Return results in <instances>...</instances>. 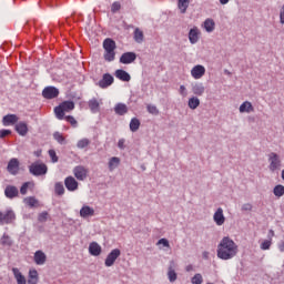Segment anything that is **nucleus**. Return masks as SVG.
I'll return each mask as SVG.
<instances>
[{
    "mask_svg": "<svg viewBox=\"0 0 284 284\" xmlns=\"http://www.w3.org/2000/svg\"><path fill=\"white\" fill-rule=\"evenodd\" d=\"M240 112L241 114L247 113L250 114L251 112H254V106L252 105V102L245 101L240 105Z\"/></svg>",
    "mask_w": 284,
    "mask_h": 284,
    "instance_id": "obj_26",
    "label": "nucleus"
},
{
    "mask_svg": "<svg viewBox=\"0 0 284 284\" xmlns=\"http://www.w3.org/2000/svg\"><path fill=\"white\" fill-rule=\"evenodd\" d=\"M121 163V159L119 158H111L109 161V170L110 172H114V170H116V168H119Z\"/></svg>",
    "mask_w": 284,
    "mask_h": 284,
    "instance_id": "obj_35",
    "label": "nucleus"
},
{
    "mask_svg": "<svg viewBox=\"0 0 284 284\" xmlns=\"http://www.w3.org/2000/svg\"><path fill=\"white\" fill-rule=\"evenodd\" d=\"M201 37V30L197 27H194L189 32V41L194 45V43H199V39Z\"/></svg>",
    "mask_w": 284,
    "mask_h": 284,
    "instance_id": "obj_14",
    "label": "nucleus"
},
{
    "mask_svg": "<svg viewBox=\"0 0 284 284\" xmlns=\"http://www.w3.org/2000/svg\"><path fill=\"white\" fill-rule=\"evenodd\" d=\"M118 148H120V150H124L125 149V140L124 139H120L119 140Z\"/></svg>",
    "mask_w": 284,
    "mask_h": 284,
    "instance_id": "obj_55",
    "label": "nucleus"
},
{
    "mask_svg": "<svg viewBox=\"0 0 284 284\" xmlns=\"http://www.w3.org/2000/svg\"><path fill=\"white\" fill-rule=\"evenodd\" d=\"M280 21H281V23H284V6H283L282 11L280 13Z\"/></svg>",
    "mask_w": 284,
    "mask_h": 284,
    "instance_id": "obj_56",
    "label": "nucleus"
},
{
    "mask_svg": "<svg viewBox=\"0 0 284 284\" xmlns=\"http://www.w3.org/2000/svg\"><path fill=\"white\" fill-rule=\"evenodd\" d=\"M89 108H90V110H91V112H92L93 114H97V112H99V111L101 110L99 100H97V99H94V98L91 99V100L89 101Z\"/></svg>",
    "mask_w": 284,
    "mask_h": 284,
    "instance_id": "obj_32",
    "label": "nucleus"
},
{
    "mask_svg": "<svg viewBox=\"0 0 284 284\" xmlns=\"http://www.w3.org/2000/svg\"><path fill=\"white\" fill-rule=\"evenodd\" d=\"M261 250H270L272 247V240H265L260 244Z\"/></svg>",
    "mask_w": 284,
    "mask_h": 284,
    "instance_id": "obj_45",
    "label": "nucleus"
},
{
    "mask_svg": "<svg viewBox=\"0 0 284 284\" xmlns=\"http://www.w3.org/2000/svg\"><path fill=\"white\" fill-rule=\"evenodd\" d=\"M73 174L78 181H85L88 174H90V170L83 165H78L73 169Z\"/></svg>",
    "mask_w": 284,
    "mask_h": 284,
    "instance_id": "obj_7",
    "label": "nucleus"
},
{
    "mask_svg": "<svg viewBox=\"0 0 284 284\" xmlns=\"http://www.w3.org/2000/svg\"><path fill=\"white\" fill-rule=\"evenodd\" d=\"M53 139L58 143H60V145H64V143H65V138L63 136V133H61L59 131L53 133Z\"/></svg>",
    "mask_w": 284,
    "mask_h": 284,
    "instance_id": "obj_40",
    "label": "nucleus"
},
{
    "mask_svg": "<svg viewBox=\"0 0 284 284\" xmlns=\"http://www.w3.org/2000/svg\"><path fill=\"white\" fill-rule=\"evenodd\" d=\"M64 185L69 192H75V190H79V182H77L72 176L65 178Z\"/></svg>",
    "mask_w": 284,
    "mask_h": 284,
    "instance_id": "obj_13",
    "label": "nucleus"
},
{
    "mask_svg": "<svg viewBox=\"0 0 284 284\" xmlns=\"http://www.w3.org/2000/svg\"><path fill=\"white\" fill-rule=\"evenodd\" d=\"M33 261L36 265H45V261H48V256L43 251H37L33 256Z\"/></svg>",
    "mask_w": 284,
    "mask_h": 284,
    "instance_id": "obj_17",
    "label": "nucleus"
},
{
    "mask_svg": "<svg viewBox=\"0 0 284 284\" xmlns=\"http://www.w3.org/2000/svg\"><path fill=\"white\" fill-rule=\"evenodd\" d=\"M180 94L181 97H187V89L185 85H180Z\"/></svg>",
    "mask_w": 284,
    "mask_h": 284,
    "instance_id": "obj_54",
    "label": "nucleus"
},
{
    "mask_svg": "<svg viewBox=\"0 0 284 284\" xmlns=\"http://www.w3.org/2000/svg\"><path fill=\"white\" fill-rule=\"evenodd\" d=\"M42 97L44 99H57V97H59V89L54 87H47L42 91Z\"/></svg>",
    "mask_w": 284,
    "mask_h": 284,
    "instance_id": "obj_10",
    "label": "nucleus"
},
{
    "mask_svg": "<svg viewBox=\"0 0 284 284\" xmlns=\"http://www.w3.org/2000/svg\"><path fill=\"white\" fill-rule=\"evenodd\" d=\"M278 250H280V252H284V242H282V243L278 245Z\"/></svg>",
    "mask_w": 284,
    "mask_h": 284,
    "instance_id": "obj_58",
    "label": "nucleus"
},
{
    "mask_svg": "<svg viewBox=\"0 0 284 284\" xmlns=\"http://www.w3.org/2000/svg\"><path fill=\"white\" fill-rule=\"evenodd\" d=\"M146 110H148L149 114H153L155 116H156V114H159V109L156 108V105L149 104L146 106Z\"/></svg>",
    "mask_w": 284,
    "mask_h": 284,
    "instance_id": "obj_46",
    "label": "nucleus"
},
{
    "mask_svg": "<svg viewBox=\"0 0 284 284\" xmlns=\"http://www.w3.org/2000/svg\"><path fill=\"white\" fill-rule=\"evenodd\" d=\"M48 216H49V214H48L47 211L40 213V214L38 215V221H39V223H45V221H48Z\"/></svg>",
    "mask_w": 284,
    "mask_h": 284,
    "instance_id": "obj_49",
    "label": "nucleus"
},
{
    "mask_svg": "<svg viewBox=\"0 0 284 284\" xmlns=\"http://www.w3.org/2000/svg\"><path fill=\"white\" fill-rule=\"evenodd\" d=\"M203 255L205 258H207V252H204Z\"/></svg>",
    "mask_w": 284,
    "mask_h": 284,
    "instance_id": "obj_61",
    "label": "nucleus"
},
{
    "mask_svg": "<svg viewBox=\"0 0 284 284\" xmlns=\"http://www.w3.org/2000/svg\"><path fill=\"white\" fill-rule=\"evenodd\" d=\"M168 278L170 283H174L178 278L176 271L174 270V262L170 263L169 270H168Z\"/></svg>",
    "mask_w": 284,
    "mask_h": 284,
    "instance_id": "obj_28",
    "label": "nucleus"
},
{
    "mask_svg": "<svg viewBox=\"0 0 284 284\" xmlns=\"http://www.w3.org/2000/svg\"><path fill=\"white\" fill-rule=\"evenodd\" d=\"M28 284H39V272L37 270L29 271Z\"/></svg>",
    "mask_w": 284,
    "mask_h": 284,
    "instance_id": "obj_25",
    "label": "nucleus"
},
{
    "mask_svg": "<svg viewBox=\"0 0 284 284\" xmlns=\"http://www.w3.org/2000/svg\"><path fill=\"white\" fill-rule=\"evenodd\" d=\"M55 194L59 196L65 194V187H63V184L61 182H57L54 185Z\"/></svg>",
    "mask_w": 284,
    "mask_h": 284,
    "instance_id": "obj_42",
    "label": "nucleus"
},
{
    "mask_svg": "<svg viewBox=\"0 0 284 284\" xmlns=\"http://www.w3.org/2000/svg\"><path fill=\"white\" fill-rule=\"evenodd\" d=\"M133 39H134L135 43H142L145 39V36L143 34V31H141V29L135 28V30L133 32Z\"/></svg>",
    "mask_w": 284,
    "mask_h": 284,
    "instance_id": "obj_31",
    "label": "nucleus"
},
{
    "mask_svg": "<svg viewBox=\"0 0 284 284\" xmlns=\"http://www.w3.org/2000/svg\"><path fill=\"white\" fill-rule=\"evenodd\" d=\"M193 79H203L205 75V67L197 64L191 70Z\"/></svg>",
    "mask_w": 284,
    "mask_h": 284,
    "instance_id": "obj_15",
    "label": "nucleus"
},
{
    "mask_svg": "<svg viewBox=\"0 0 284 284\" xmlns=\"http://www.w3.org/2000/svg\"><path fill=\"white\" fill-rule=\"evenodd\" d=\"M119 10H121V2L119 1L113 2L111 6V12L114 14L119 12Z\"/></svg>",
    "mask_w": 284,
    "mask_h": 284,
    "instance_id": "obj_47",
    "label": "nucleus"
},
{
    "mask_svg": "<svg viewBox=\"0 0 284 284\" xmlns=\"http://www.w3.org/2000/svg\"><path fill=\"white\" fill-rule=\"evenodd\" d=\"M72 110H74V102L63 101L54 108V114L59 121H63V119H65V112H72Z\"/></svg>",
    "mask_w": 284,
    "mask_h": 284,
    "instance_id": "obj_3",
    "label": "nucleus"
},
{
    "mask_svg": "<svg viewBox=\"0 0 284 284\" xmlns=\"http://www.w3.org/2000/svg\"><path fill=\"white\" fill-rule=\"evenodd\" d=\"M239 254V245L229 236L223 237L217 246V257L222 261H230Z\"/></svg>",
    "mask_w": 284,
    "mask_h": 284,
    "instance_id": "obj_1",
    "label": "nucleus"
},
{
    "mask_svg": "<svg viewBox=\"0 0 284 284\" xmlns=\"http://www.w3.org/2000/svg\"><path fill=\"white\" fill-rule=\"evenodd\" d=\"M242 211L243 212H252V204L251 203L243 204Z\"/></svg>",
    "mask_w": 284,
    "mask_h": 284,
    "instance_id": "obj_53",
    "label": "nucleus"
},
{
    "mask_svg": "<svg viewBox=\"0 0 284 284\" xmlns=\"http://www.w3.org/2000/svg\"><path fill=\"white\" fill-rule=\"evenodd\" d=\"M24 205H28V207H39V200L34 196H28L23 199Z\"/></svg>",
    "mask_w": 284,
    "mask_h": 284,
    "instance_id": "obj_29",
    "label": "nucleus"
},
{
    "mask_svg": "<svg viewBox=\"0 0 284 284\" xmlns=\"http://www.w3.org/2000/svg\"><path fill=\"white\" fill-rule=\"evenodd\" d=\"M101 252H102V248H101V245H99V243L92 242L89 245V253L91 254V256H101Z\"/></svg>",
    "mask_w": 284,
    "mask_h": 284,
    "instance_id": "obj_21",
    "label": "nucleus"
},
{
    "mask_svg": "<svg viewBox=\"0 0 284 284\" xmlns=\"http://www.w3.org/2000/svg\"><path fill=\"white\" fill-rule=\"evenodd\" d=\"M134 61H136V53L134 52H125L120 58V63H123L124 65L134 63Z\"/></svg>",
    "mask_w": 284,
    "mask_h": 284,
    "instance_id": "obj_11",
    "label": "nucleus"
},
{
    "mask_svg": "<svg viewBox=\"0 0 284 284\" xmlns=\"http://www.w3.org/2000/svg\"><path fill=\"white\" fill-rule=\"evenodd\" d=\"M12 134V131L8 130V129H2L0 130V139H6V136Z\"/></svg>",
    "mask_w": 284,
    "mask_h": 284,
    "instance_id": "obj_51",
    "label": "nucleus"
},
{
    "mask_svg": "<svg viewBox=\"0 0 284 284\" xmlns=\"http://www.w3.org/2000/svg\"><path fill=\"white\" fill-rule=\"evenodd\" d=\"M201 105V100L196 97H192L189 99V108L190 110H196Z\"/></svg>",
    "mask_w": 284,
    "mask_h": 284,
    "instance_id": "obj_36",
    "label": "nucleus"
},
{
    "mask_svg": "<svg viewBox=\"0 0 284 284\" xmlns=\"http://www.w3.org/2000/svg\"><path fill=\"white\" fill-rule=\"evenodd\" d=\"M192 270V265L186 266V272H190Z\"/></svg>",
    "mask_w": 284,
    "mask_h": 284,
    "instance_id": "obj_59",
    "label": "nucleus"
},
{
    "mask_svg": "<svg viewBox=\"0 0 284 284\" xmlns=\"http://www.w3.org/2000/svg\"><path fill=\"white\" fill-rule=\"evenodd\" d=\"M270 234H271V236H274V231L271 230V231H270Z\"/></svg>",
    "mask_w": 284,
    "mask_h": 284,
    "instance_id": "obj_60",
    "label": "nucleus"
},
{
    "mask_svg": "<svg viewBox=\"0 0 284 284\" xmlns=\"http://www.w3.org/2000/svg\"><path fill=\"white\" fill-rule=\"evenodd\" d=\"M63 119H65V121L68 122V123H70L73 128H77V119H74V116H72V115H67V116H64Z\"/></svg>",
    "mask_w": 284,
    "mask_h": 284,
    "instance_id": "obj_50",
    "label": "nucleus"
},
{
    "mask_svg": "<svg viewBox=\"0 0 284 284\" xmlns=\"http://www.w3.org/2000/svg\"><path fill=\"white\" fill-rule=\"evenodd\" d=\"M19 121V116L17 114H7L2 119L3 125H14Z\"/></svg>",
    "mask_w": 284,
    "mask_h": 284,
    "instance_id": "obj_23",
    "label": "nucleus"
},
{
    "mask_svg": "<svg viewBox=\"0 0 284 284\" xmlns=\"http://www.w3.org/2000/svg\"><path fill=\"white\" fill-rule=\"evenodd\" d=\"M221 6H227L230 3V0H220Z\"/></svg>",
    "mask_w": 284,
    "mask_h": 284,
    "instance_id": "obj_57",
    "label": "nucleus"
},
{
    "mask_svg": "<svg viewBox=\"0 0 284 284\" xmlns=\"http://www.w3.org/2000/svg\"><path fill=\"white\" fill-rule=\"evenodd\" d=\"M30 187H34V183H32V182H24L22 184V186L20 187V194L26 196V194H28V189H30Z\"/></svg>",
    "mask_w": 284,
    "mask_h": 284,
    "instance_id": "obj_39",
    "label": "nucleus"
},
{
    "mask_svg": "<svg viewBox=\"0 0 284 284\" xmlns=\"http://www.w3.org/2000/svg\"><path fill=\"white\" fill-rule=\"evenodd\" d=\"M7 170L9 174H19V160L17 158L11 159L8 163Z\"/></svg>",
    "mask_w": 284,
    "mask_h": 284,
    "instance_id": "obj_12",
    "label": "nucleus"
},
{
    "mask_svg": "<svg viewBox=\"0 0 284 284\" xmlns=\"http://www.w3.org/2000/svg\"><path fill=\"white\" fill-rule=\"evenodd\" d=\"M0 243L6 247H12V239L8 234L2 235Z\"/></svg>",
    "mask_w": 284,
    "mask_h": 284,
    "instance_id": "obj_38",
    "label": "nucleus"
},
{
    "mask_svg": "<svg viewBox=\"0 0 284 284\" xmlns=\"http://www.w3.org/2000/svg\"><path fill=\"white\" fill-rule=\"evenodd\" d=\"M192 284H203V275L201 273H196L192 278H191Z\"/></svg>",
    "mask_w": 284,
    "mask_h": 284,
    "instance_id": "obj_44",
    "label": "nucleus"
},
{
    "mask_svg": "<svg viewBox=\"0 0 284 284\" xmlns=\"http://www.w3.org/2000/svg\"><path fill=\"white\" fill-rule=\"evenodd\" d=\"M4 196H7V199H17V196H19V189L14 185H7L4 189Z\"/></svg>",
    "mask_w": 284,
    "mask_h": 284,
    "instance_id": "obj_16",
    "label": "nucleus"
},
{
    "mask_svg": "<svg viewBox=\"0 0 284 284\" xmlns=\"http://www.w3.org/2000/svg\"><path fill=\"white\" fill-rule=\"evenodd\" d=\"M103 49H104V60L109 63L116 59V42L110 38H106L103 41Z\"/></svg>",
    "mask_w": 284,
    "mask_h": 284,
    "instance_id": "obj_2",
    "label": "nucleus"
},
{
    "mask_svg": "<svg viewBox=\"0 0 284 284\" xmlns=\"http://www.w3.org/2000/svg\"><path fill=\"white\" fill-rule=\"evenodd\" d=\"M119 256H121V250H119V248L112 250L108 254V256L104 261L105 267H112V265H114V263H116V258H119Z\"/></svg>",
    "mask_w": 284,
    "mask_h": 284,
    "instance_id": "obj_8",
    "label": "nucleus"
},
{
    "mask_svg": "<svg viewBox=\"0 0 284 284\" xmlns=\"http://www.w3.org/2000/svg\"><path fill=\"white\" fill-rule=\"evenodd\" d=\"M88 145H90V140L88 138L81 139L77 143V148H79V150H83L88 148Z\"/></svg>",
    "mask_w": 284,
    "mask_h": 284,
    "instance_id": "obj_41",
    "label": "nucleus"
},
{
    "mask_svg": "<svg viewBox=\"0 0 284 284\" xmlns=\"http://www.w3.org/2000/svg\"><path fill=\"white\" fill-rule=\"evenodd\" d=\"M16 132H18V134H20V136H26V134H28V123L18 122L16 124Z\"/></svg>",
    "mask_w": 284,
    "mask_h": 284,
    "instance_id": "obj_24",
    "label": "nucleus"
},
{
    "mask_svg": "<svg viewBox=\"0 0 284 284\" xmlns=\"http://www.w3.org/2000/svg\"><path fill=\"white\" fill-rule=\"evenodd\" d=\"M14 221H17V213H14V210L7 209L0 211V225H12Z\"/></svg>",
    "mask_w": 284,
    "mask_h": 284,
    "instance_id": "obj_4",
    "label": "nucleus"
},
{
    "mask_svg": "<svg viewBox=\"0 0 284 284\" xmlns=\"http://www.w3.org/2000/svg\"><path fill=\"white\" fill-rule=\"evenodd\" d=\"M114 112L115 114H119V116H123V114H128V105L123 103H118L114 106Z\"/></svg>",
    "mask_w": 284,
    "mask_h": 284,
    "instance_id": "obj_33",
    "label": "nucleus"
},
{
    "mask_svg": "<svg viewBox=\"0 0 284 284\" xmlns=\"http://www.w3.org/2000/svg\"><path fill=\"white\" fill-rule=\"evenodd\" d=\"M49 156H50L52 163H58L59 162V156H57V151L49 150Z\"/></svg>",
    "mask_w": 284,
    "mask_h": 284,
    "instance_id": "obj_48",
    "label": "nucleus"
},
{
    "mask_svg": "<svg viewBox=\"0 0 284 284\" xmlns=\"http://www.w3.org/2000/svg\"><path fill=\"white\" fill-rule=\"evenodd\" d=\"M12 273H13V276H14L18 284L28 283V281L26 280V276L23 275V273H21V271L19 268L13 267Z\"/></svg>",
    "mask_w": 284,
    "mask_h": 284,
    "instance_id": "obj_22",
    "label": "nucleus"
},
{
    "mask_svg": "<svg viewBox=\"0 0 284 284\" xmlns=\"http://www.w3.org/2000/svg\"><path fill=\"white\" fill-rule=\"evenodd\" d=\"M192 92L195 94V97H203V94H205V85H203L201 82H197L192 85Z\"/></svg>",
    "mask_w": 284,
    "mask_h": 284,
    "instance_id": "obj_20",
    "label": "nucleus"
},
{
    "mask_svg": "<svg viewBox=\"0 0 284 284\" xmlns=\"http://www.w3.org/2000/svg\"><path fill=\"white\" fill-rule=\"evenodd\" d=\"M213 221L216 225H223L225 223V215L223 214V210L219 207L213 215Z\"/></svg>",
    "mask_w": 284,
    "mask_h": 284,
    "instance_id": "obj_19",
    "label": "nucleus"
},
{
    "mask_svg": "<svg viewBox=\"0 0 284 284\" xmlns=\"http://www.w3.org/2000/svg\"><path fill=\"white\" fill-rule=\"evenodd\" d=\"M189 7H190V0H179L178 1V8L182 12V14H185V12H187Z\"/></svg>",
    "mask_w": 284,
    "mask_h": 284,
    "instance_id": "obj_34",
    "label": "nucleus"
},
{
    "mask_svg": "<svg viewBox=\"0 0 284 284\" xmlns=\"http://www.w3.org/2000/svg\"><path fill=\"white\" fill-rule=\"evenodd\" d=\"M80 216L81 219H90L91 216H94V209L89 205H83L80 210Z\"/></svg>",
    "mask_w": 284,
    "mask_h": 284,
    "instance_id": "obj_18",
    "label": "nucleus"
},
{
    "mask_svg": "<svg viewBox=\"0 0 284 284\" xmlns=\"http://www.w3.org/2000/svg\"><path fill=\"white\" fill-rule=\"evenodd\" d=\"M114 83V77L110 73H104L102 79L98 82L99 88L105 90V88H110Z\"/></svg>",
    "mask_w": 284,
    "mask_h": 284,
    "instance_id": "obj_9",
    "label": "nucleus"
},
{
    "mask_svg": "<svg viewBox=\"0 0 284 284\" xmlns=\"http://www.w3.org/2000/svg\"><path fill=\"white\" fill-rule=\"evenodd\" d=\"M268 169L271 172H276V170H281V158L276 153L268 154Z\"/></svg>",
    "mask_w": 284,
    "mask_h": 284,
    "instance_id": "obj_6",
    "label": "nucleus"
},
{
    "mask_svg": "<svg viewBox=\"0 0 284 284\" xmlns=\"http://www.w3.org/2000/svg\"><path fill=\"white\" fill-rule=\"evenodd\" d=\"M203 28L206 30V32H214V29L216 28L214 19L207 18L203 23Z\"/></svg>",
    "mask_w": 284,
    "mask_h": 284,
    "instance_id": "obj_27",
    "label": "nucleus"
},
{
    "mask_svg": "<svg viewBox=\"0 0 284 284\" xmlns=\"http://www.w3.org/2000/svg\"><path fill=\"white\" fill-rule=\"evenodd\" d=\"M139 128H141V121L136 118H132L130 122L131 132H138Z\"/></svg>",
    "mask_w": 284,
    "mask_h": 284,
    "instance_id": "obj_37",
    "label": "nucleus"
},
{
    "mask_svg": "<svg viewBox=\"0 0 284 284\" xmlns=\"http://www.w3.org/2000/svg\"><path fill=\"white\" fill-rule=\"evenodd\" d=\"M115 77H116V79H120V81H126V82L130 81V79H131L130 73H128V71L121 70V69L115 71Z\"/></svg>",
    "mask_w": 284,
    "mask_h": 284,
    "instance_id": "obj_30",
    "label": "nucleus"
},
{
    "mask_svg": "<svg viewBox=\"0 0 284 284\" xmlns=\"http://www.w3.org/2000/svg\"><path fill=\"white\" fill-rule=\"evenodd\" d=\"M29 171L33 176H43L44 174H48V165L36 162L29 166Z\"/></svg>",
    "mask_w": 284,
    "mask_h": 284,
    "instance_id": "obj_5",
    "label": "nucleus"
},
{
    "mask_svg": "<svg viewBox=\"0 0 284 284\" xmlns=\"http://www.w3.org/2000/svg\"><path fill=\"white\" fill-rule=\"evenodd\" d=\"M273 194H274L275 196H278V197L283 196V195H284V186L281 185V184L276 185V186L274 187V190H273Z\"/></svg>",
    "mask_w": 284,
    "mask_h": 284,
    "instance_id": "obj_43",
    "label": "nucleus"
},
{
    "mask_svg": "<svg viewBox=\"0 0 284 284\" xmlns=\"http://www.w3.org/2000/svg\"><path fill=\"white\" fill-rule=\"evenodd\" d=\"M156 245H163V247H170V241H168V239H160Z\"/></svg>",
    "mask_w": 284,
    "mask_h": 284,
    "instance_id": "obj_52",
    "label": "nucleus"
}]
</instances>
